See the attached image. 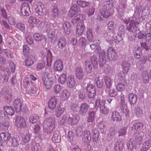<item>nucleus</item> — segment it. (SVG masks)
<instances>
[{
  "label": "nucleus",
  "instance_id": "nucleus-54",
  "mask_svg": "<svg viewBox=\"0 0 151 151\" xmlns=\"http://www.w3.org/2000/svg\"><path fill=\"white\" fill-rule=\"evenodd\" d=\"M66 75L65 74H62L58 78V82L61 84H64L66 81Z\"/></svg>",
  "mask_w": 151,
  "mask_h": 151
},
{
  "label": "nucleus",
  "instance_id": "nucleus-11",
  "mask_svg": "<svg viewBox=\"0 0 151 151\" xmlns=\"http://www.w3.org/2000/svg\"><path fill=\"white\" fill-rule=\"evenodd\" d=\"M151 147V139H148L144 141L140 147L141 151H147Z\"/></svg>",
  "mask_w": 151,
  "mask_h": 151
},
{
  "label": "nucleus",
  "instance_id": "nucleus-21",
  "mask_svg": "<svg viewBox=\"0 0 151 151\" xmlns=\"http://www.w3.org/2000/svg\"><path fill=\"white\" fill-rule=\"evenodd\" d=\"M1 139L6 143L11 142V135L8 132L2 133L0 134Z\"/></svg>",
  "mask_w": 151,
  "mask_h": 151
},
{
  "label": "nucleus",
  "instance_id": "nucleus-13",
  "mask_svg": "<svg viewBox=\"0 0 151 151\" xmlns=\"http://www.w3.org/2000/svg\"><path fill=\"white\" fill-rule=\"evenodd\" d=\"M76 81L74 76L73 75H69L68 76L66 81V84L69 88H72L75 85Z\"/></svg>",
  "mask_w": 151,
  "mask_h": 151
},
{
  "label": "nucleus",
  "instance_id": "nucleus-58",
  "mask_svg": "<svg viewBox=\"0 0 151 151\" xmlns=\"http://www.w3.org/2000/svg\"><path fill=\"white\" fill-rule=\"evenodd\" d=\"M134 112L137 116H140L143 114V110L140 107H137L135 109Z\"/></svg>",
  "mask_w": 151,
  "mask_h": 151
},
{
  "label": "nucleus",
  "instance_id": "nucleus-61",
  "mask_svg": "<svg viewBox=\"0 0 151 151\" xmlns=\"http://www.w3.org/2000/svg\"><path fill=\"white\" fill-rule=\"evenodd\" d=\"M16 27L22 32H23L25 29L24 24L21 23H18L16 25Z\"/></svg>",
  "mask_w": 151,
  "mask_h": 151
},
{
  "label": "nucleus",
  "instance_id": "nucleus-44",
  "mask_svg": "<svg viewBox=\"0 0 151 151\" xmlns=\"http://www.w3.org/2000/svg\"><path fill=\"white\" fill-rule=\"evenodd\" d=\"M77 4L81 8H86L88 6L90 5V3L84 0H79L76 2Z\"/></svg>",
  "mask_w": 151,
  "mask_h": 151
},
{
  "label": "nucleus",
  "instance_id": "nucleus-33",
  "mask_svg": "<svg viewBox=\"0 0 151 151\" xmlns=\"http://www.w3.org/2000/svg\"><path fill=\"white\" fill-rule=\"evenodd\" d=\"M86 89L87 91L86 93L88 94H95L96 91L94 85L89 84L87 86Z\"/></svg>",
  "mask_w": 151,
  "mask_h": 151
},
{
  "label": "nucleus",
  "instance_id": "nucleus-6",
  "mask_svg": "<svg viewBox=\"0 0 151 151\" xmlns=\"http://www.w3.org/2000/svg\"><path fill=\"white\" fill-rule=\"evenodd\" d=\"M134 33L136 36H137V38L139 39L145 38V40H150L151 39V33H146L141 32L138 28H136L134 31Z\"/></svg>",
  "mask_w": 151,
  "mask_h": 151
},
{
  "label": "nucleus",
  "instance_id": "nucleus-10",
  "mask_svg": "<svg viewBox=\"0 0 151 151\" xmlns=\"http://www.w3.org/2000/svg\"><path fill=\"white\" fill-rule=\"evenodd\" d=\"M14 106L17 113L19 112L22 110L23 102L19 99H16L14 102Z\"/></svg>",
  "mask_w": 151,
  "mask_h": 151
},
{
  "label": "nucleus",
  "instance_id": "nucleus-17",
  "mask_svg": "<svg viewBox=\"0 0 151 151\" xmlns=\"http://www.w3.org/2000/svg\"><path fill=\"white\" fill-rule=\"evenodd\" d=\"M35 56L30 55L27 57L24 60L25 66L28 67L32 66L35 63Z\"/></svg>",
  "mask_w": 151,
  "mask_h": 151
},
{
  "label": "nucleus",
  "instance_id": "nucleus-23",
  "mask_svg": "<svg viewBox=\"0 0 151 151\" xmlns=\"http://www.w3.org/2000/svg\"><path fill=\"white\" fill-rule=\"evenodd\" d=\"M63 68V64L61 61L58 60L55 61L54 65V70L55 71H61Z\"/></svg>",
  "mask_w": 151,
  "mask_h": 151
},
{
  "label": "nucleus",
  "instance_id": "nucleus-26",
  "mask_svg": "<svg viewBox=\"0 0 151 151\" xmlns=\"http://www.w3.org/2000/svg\"><path fill=\"white\" fill-rule=\"evenodd\" d=\"M75 74L76 78L79 80H81L83 78L84 73L81 67H78L76 68Z\"/></svg>",
  "mask_w": 151,
  "mask_h": 151
},
{
  "label": "nucleus",
  "instance_id": "nucleus-19",
  "mask_svg": "<svg viewBox=\"0 0 151 151\" xmlns=\"http://www.w3.org/2000/svg\"><path fill=\"white\" fill-rule=\"evenodd\" d=\"M57 99L54 96L51 97L48 103V107L49 109L54 110L57 104Z\"/></svg>",
  "mask_w": 151,
  "mask_h": 151
},
{
  "label": "nucleus",
  "instance_id": "nucleus-30",
  "mask_svg": "<svg viewBox=\"0 0 151 151\" xmlns=\"http://www.w3.org/2000/svg\"><path fill=\"white\" fill-rule=\"evenodd\" d=\"M45 61L44 60H40L35 65V70L40 71L43 69L45 66Z\"/></svg>",
  "mask_w": 151,
  "mask_h": 151
},
{
  "label": "nucleus",
  "instance_id": "nucleus-16",
  "mask_svg": "<svg viewBox=\"0 0 151 151\" xmlns=\"http://www.w3.org/2000/svg\"><path fill=\"white\" fill-rule=\"evenodd\" d=\"M42 80L45 86L47 89H48L51 88L53 83L52 80L44 77L42 78Z\"/></svg>",
  "mask_w": 151,
  "mask_h": 151
},
{
  "label": "nucleus",
  "instance_id": "nucleus-52",
  "mask_svg": "<svg viewBox=\"0 0 151 151\" xmlns=\"http://www.w3.org/2000/svg\"><path fill=\"white\" fill-rule=\"evenodd\" d=\"M91 60L94 68L98 67L97 57L95 56H93L91 58Z\"/></svg>",
  "mask_w": 151,
  "mask_h": 151
},
{
  "label": "nucleus",
  "instance_id": "nucleus-46",
  "mask_svg": "<svg viewBox=\"0 0 151 151\" xmlns=\"http://www.w3.org/2000/svg\"><path fill=\"white\" fill-rule=\"evenodd\" d=\"M142 76L144 83H147L149 82V78L148 72L146 70L143 71L142 73Z\"/></svg>",
  "mask_w": 151,
  "mask_h": 151
},
{
  "label": "nucleus",
  "instance_id": "nucleus-9",
  "mask_svg": "<svg viewBox=\"0 0 151 151\" xmlns=\"http://www.w3.org/2000/svg\"><path fill=\"white\" fill-rule=\"evenodd\" d=\"M15 123L16 126L20 128H25L27 126L24 119L23 118L19 116L16 117Z\"/></svg>",
  "mask_w": 151,
  "mask_h": 151
},
{
  "label": "nucleus",
  "instance_id": "nucleus-42",
  "mask_svg": "<svg viewBox=\"0 0 151 151\" xmlns=\"http://www.w3.org/2000/svg\"><path fill=\"white\" fill-rule=\"evenodd\" d=\"M99 134V131L97 129H95L93 130L91 137L93 142H97L98 141Z\"/></svg>",
  "mask_w": 151,
  "mask_h": 151
},
{
  "label": "nucleus",
  "instance_id": "nucleus-56",
  "mask_svg": "<svg viewBox=\"0 0 151 151\" xmlns=\"http://www.w3.org/2000/svg\"><path fill=\"white\" fill-rule=\"evenodd\" d=\"M127 129V128L125 127H123L122 128L120 129L118 132V137L124 136L126 134Z\"/></svg>",
  "mask_w": 151,
  "mask_h": 151
},
{
  "label": "nucleus",
  "instance_id": "nucleus-3",
  "mask_svg": "<svg viewBox=\"0 0 151 151\" xmlns=\"http://www.w3.org/2000/svg\"><path fill=\"white\" fill-rule=\"evenodd\" d=\"M105 101H102L101 102L100 99H97L95 102V107L96 109L99 108L100 112L105 115L107 114L109 111V109L106 108L105 105Z\"/></svg>",
  "mask_w": 151,
  "mask_h": 151
},
{
  "label": "nucleus",
  "instance_id": "nucleus-24",
  "mask_svg": "<svg viewBox=\"0 0 151 151\" xmlns=\"http://www.w3.org/2000/svg\"><path fill=\"white\" fill-rule=\"evenodd\" d=\"M33 37L36 41L39 42L43 41V42L45 44L47 42V38L42 34L35 33L34 34Z\"/></svg>",
  "mask_w": 151,
  "mask_h": 151
},
{
  "label": "nucleus",
  "instance_id": "nucleus-29",
  "mask_svg": "<svg viewBox=\"0 0 151 151\" xmlns=\"http://www.w3.org/2000/svg\"><path fill=\"white\" fill-rule=\"evenodd\" d=\"M52 69L51 67L46 68L45 70L43 72L42 78L43 77L49 78L52 76Z\"/></svg>",
  "mask_w": 151,
  "mask_h": 151
},
{
  "label": "nucleus",
  "instance_id": "nucleus-39",
  "mask_svg": "<svg viewBox=\"0 0 151 151\" xmlns=\"http://www.w3.org/2000/svg\"><path fill=\"white\" fill-rule=\"evenodd\" d=\"M20 138L19 137H12L11 142L12 145L14 147H17L19 145Z\"/></svg>",
  "mask_w": 151,
  "mask_h": 151
},
{
  "label": "nucleus",
  "instance_id": "nucleus-36",
  "mask_svg": "<svg viewBox=\"0 0 151 151\" xmlns=\"http://www.w3.org/2000/svg\"><path fill=\"white\" fill-rule=\"evenodd\" d=\"M150 40H147L145 42L140 43L141 46L146 50H151V41L150 43Z\"/></svg>",
  "mask_w": 151,
  "mask_h": 151
},
{
  "label": "nucleus",
  "instance_id": "nucleus-41",
  "mask_svg": "<svg viewBox=\"0 0 151 151\" xmlns=\"http://www.w3.org/2000/svg\"><path fill=\"white\" fill-rule=\"evenodd\" d=\"M143 127V123L140 122H137L134 124L132 127L133 129L136 131H139L142 129Z\"/></svg>",
  "mask_w": 151,
  "mask_h": 151
},
{
  "label": "nucleus",
  "instance_id": "nucleus-2",
  "mask_svg": "<svg viewBox=\"0 0 151 151\" xmlns=\"http://www.w3.org/2000/svg\"><path fill=\"white\" fill-rule=\"evenodd\" d=\"M55 124L54 118L49 117L46 119L43 123L44 132L47 134H50L54 130Z\"/></svg>",
  "mask_w": 151,
  "mask_h": 151
},
{
  "label": "nucleus",
  "instance_id": "nucleus-18",
  "mask_svg": "<svg viewBox=\"0 0 151 151\" xmlns=\"http://www.w3.org/2000/svg\"><path fill=\"white\" fill-rule=\"evenodd\" d=\"M85 29V26L83 23H78L76 26V34L78 36L82 35Z\"/></svg>",
  "mask_w": 151,
  "mask_h": 151
},
{
  "label": "nucleus",
  "instance_id": "nucleus-43",
  "mask_svg": "<svg viewBox=\"0 0 151 151\" xmlns=\"http://www.w3.org/2000/svg\"><path fill=\"white\" fill-rule=\"evenodd\" d=\"M142 55V50L140 47H137L135 48V50L134 51V55L135 58L139 59Z\"/></svg>",
  "mask_w": 151,
  "mask_h": 151
},
{
  "label": "nucleus",
  "instance_id": "nucleus-40",
  "mask_svg": "<svg viewBox=\"0 0 151 151\" xmlns=\"http://www.w3.org/2000/svg\"><path fill=\"white\" fill-rule=\"evenodd\" d=\"M60 13V11L58 9V7L56 6H54L52 11V17L55 19L56 18L59 16Z\"/></svg>",
  "mask_w": 151,
  "mask_h": 151
},
{
  "label": "nucleus",
  "instance_id": "nucleus-50",
  "mask_svg": "<svg viewBox=\"0 0 151 151\" xmlns=\"http://www.w3.org/2000/svg\"><path fill=\"white\" fill-rule=\"evenodd\" d=\"M104 81L107 88H109L112 86L111 81L110 78L108 76H105Z\"/></svg>",
  "mask_w": 151,
  "mask_h": 151
},
{
  "label": "nucleus",
  "instance_id": "nucleus-51",
  "mask_svg": "<svg viewBox=\"0 0 151 151\" xmlns=\"http://www.w3.org/2000/svg\"><path fill=\"white\" fill-rule=\"evenodd\" d=\"M9 126V124L8 122H3L0 123V128L4 130H7Z\"/></svg>",
  "mask_w": 151,
  "mask_h": 151
},
{
  "label": "nucleus",
  "instance_id": "nucleus-37",
  "mask_svg": "<svg viewBox=\"0 0 151 151\" xmlns=\"http://www.w3.org/2000/svg\"><path fill=\"white\" fill-rule=\"evenodd\" d=\"M3 109L7 114L11 116L14 115L15 113L14 108L11 106H5Z\"/></svg>",
  "mask_w": 151,
  "mask_h": 151
},
{
  "label": "nucleus",
  "instance_id": "nucleus-32",
  "mask_svg": "<svg viewBox=\"0 0 151 151\" xmlns=\"http://www.w3.org/2000/svg\"><path fill=\"white\" fill-rule=\"evenodd\" d=\"M120 108L121 111L123 113V115L126 118L129 117V111L127 109V107L125 104H120Z\"/></svg>",
  "mask_w": 151,
  "mask_h": 151
},
{
  "label": "nucleus",
  "instance_id": "nucleus-15",
  "mask_svg": "<svg viewBox=\"0 0 151 151\" xmlns=\"http://www.w3.org/2000/svg\"><path fill=\"white\" fill-rule=\"evenodd\" d=\"M67 43L65 39L63 37L59 38L57 42L58 47L61 50L64 49L66 47Z\"/></svg>",
  "mask_w": 151,
  "mask_h": 151
},
{
  "label": "nucleus",
  "instance_id": "nucleus-48",
  "mask_svg": "<svg viewBox=\"0 0 151 151\" xmlns=\"http://www.w3.org/2000/svg\"><path fill=\"white\" fill-rule=\"evenodd\" d=\"M95 115L94 112L92 110H90V112L88 117V122H92L94 120Z\"/></svg>",
  "mask_w": 151,
  "mask_h": 151
},
{
  "label": "nucleus",
  "instance_id": "nucleus-49",
  "mask_svg": "<svg viewBox=\"0 0 151 151\" xmlns=\"http://www.w3.org/2000/svg\"><path fill=\"white\" fill-rule=\"evenodd\" d=\"M87 38L88 41L91 42L93 40V35L92 29L89 28L86 31Z\"/></svg>",
  "mask_w": 151,
  "mask_h": 151
},
{
  "label": "nucleus",
  "instance_id": "nucleus-4",
  "mask_svg": "<svg viewBox=\"0 0 151 151\" xmlns=\"http://www.w3.org/2000/svg\"><path fill=\"white\" fill-rule=\"evenodd\" d=\"M20 13L23 16H28L30 12V7L29 4L25 2H23L20 7Z\"/></svg>",
  "mask_w": 151,
  "mask_h": 151
},
{
  "label": "nucleus",
  "instance_id": "nucleus-7",
  "mask_svg": "<svg viewBox=\"0 0 151 151\" xmlns=\"http://www.w3.org/2000/svg\"><path fill=\"white\" fill-rule=\"evenodd\" d=\"M108 59L111 60H114L117 59V53L115 49L112 47H109L107 51Z\"/></svg>",
  "mask_w": 151,
  "mask_h": 151
},
{
  "label": "nucleus",
  "instance_id": "nucleus-22",
  "mask_svg": "<svg viewBox=\"0 0 151 151\" xmlns=\"http://www.w3.org/2000/svg\"><path fill=\"white\" fill-rule=\"evenodd\" d=\"M86 19V16L82 14L78 15L75 17L72 20V22L73 24H75L78 22L83 23V21Z\"/></svg>",
  "mask_w": 151,
  "mask_h": 151
},
{
  "label": "nucleus",
  "instance_id": "nucleus-8",
  "mask_svg": "<svg viewBox=\"0 0 151 151\" xmlns=\"http://www.w3.org/2000/svg\"><path fill=\"white\" fill-rule=\"evenodd\" d=\"M93 78L97 87L100 88H101L104 84L103 78L101 77L97 73H94Z\"/></svg>",
  "mask_w": 151,
  "mask_h": 151
},
{
  "label": "nucleus",
  "instance_id": "nucleus-1",
  "mask_svg": "<svg viewBox=\"0 0 151 151\" xmlns=\"http://www.w3.org/2000/svg\"><path fill=\"white\" fill-rule=\"evenodd\" d=\"M113 4L110 1L105 2L104 5L100 10L101 15L105 18H108L113 14Z\"/></svg>",
  "mask_w": 151,
  "mask_h": 151
},
{
  "label": "nucleus",
  "instance_id": "nucleus-35",
  "mask_svg": "<svg viewBox=\"0 0 151 151\" xmlns=\"http://www.w3.org/2000/svg\"><path fill=\"white\" fill-rule=\"evenodd\" d=\"M111 117L114 121L120 122L122 119L121 116L117 111H114L112 112Z\"/></svg>",
  "mask_w": 151,
  "mask_h": 151
},
{
  "label": "nucleus",
  "instance_id": "nucleus-45",
  "mask_svg": "<svg viewBox=\"0 0 151 151\" xmlns=\"http://www.w3.org/2000/svg\"><path fill=\"white\" fill-rule=\"evenodd\" d=\"M130 67V64L127 61H123L122 63V68L123 72L126 73L128 71Z\"/></svg>",
  "mask_w": 151,
  "mask_h": 151
},
{
  "label": "nucleus",
  "instance_id": "nucleus-31",
  "mask_svg": "<svg viewBox=\"0 0 151 151\" xmlns=\"http://www.w3.org/2000/svg\"><path fill=\"white\" fill-rule=\"evenodd\" d=\"M85 71L87 74H90L92 71V68L90 61L88 60H85L84 63Z\"/></svg>",
  "mask_w": 151,
  "mask_h": 151
},
{
  "label": "nucleus",
  "instance_id": "nucleus-59",
  "mask_svg": "<svg viewBox=\"0 0 151 151\" xmlns=\"http://www.w3.org/2000/svg\"><path fill=\"white\" fill-rule=\"evenodd\" d=\"M0 23L3 29L4 28L6 29H10V26L5 20H3L1 21Z\"/></svg>",
  "mask_w": 151,
  "mask_h": 151
},
{
  "label": "nucleus",
  "instance_id": "nucleus-47",
  "mask_svg": "<svg viewBox=\"0 0 151 151\" xmlns=\"http://www.w3.org/2000/svg\"><path fill=\"white\" fill-rule=\"evenodd\" d=\"M128 98L131 105H132L136 103L137 100V95H129Z\"/></svg>",
  "mask_w": 151,
  "mask_h": 151
},
{
  "label": "nucleus",
  "instance_id": "nucleus-62",
  "mask_svg": "<svg viewBox=\"0 0 151 151\" xmlns=\"http://www.w3.org/2000/svg\"><path fill=\"white\" fill-rule=\"evenodd\" d=\"M4 52L7 57L10 58H12L13 57L12 53L8 49H4Z\"/></svg>",
  "mask_w": 151,
  "mask_h": 151
},
{
  "label": "nucleus",
  "instance_id": "nucleus-63",
  "mask_svg": "<svg viewBox=\"0 0 151 151\" xmlns=\"http://www.w3.org/2000/svg\"><path fill=\"white\" fill-rule=\"evenodd\" d=\"M124 86L121 83L117 84L116 86V89L119 91H122L124 90Z\"/></svg>",
  "mask_w": 151,
  "mask_h": 151
},
{
  "label": "nucleus",
  "instance_id": "nucleus-25",
  "mask_svg": "<svg viewBox=\"0 0 151 151\" xmlns=\"http://www.w3.org/2000/svg\"><path fill=\"white\" fill-rule=\"evenodd\" d=\"M78 118L77 116L73 115L72 116H70L68 119V124L73 125L77 124L78 122Z\"/></svg>",
  "mask_w": 151,
  "mask_h": 151
},
{
  "label": "nucleus",
  "instance_id": "nucleus-38",
  "mask_svg": "<svg viewBox=\"0 0 151 151\" xmlns=\"http://www.w3.org/2000/svg\"><path fill=\"white\" fill-rule=\"evenodd\" d=\"M135 138L134 139L135 143L137 145H140L142 142V137L140 133L138 132L135 134Z\"/></svg>",
  "mask_w": 151,
  "mask_h": 151
},
{
  "label": "nucleus",
  "instance_id": "nucleus-34",
  "mask_svg": "<svg viewBox=\"0 0 151 151\" xmlns=\"http://www.w3.org/2000/svg\"><path fill=\"white\" fill-rule=\"evenodd\" d=\"M63 29L65 33L69 34L70 31L71 25L70 23L68 22H65L63 25Z\"/></svg>",
  "mask_w": 151,
  "mask_h": 151
},
{
  "label": "nucleus",
  "instance_id": "nucleus-14",
  "mask_svg": "<svg viewBox=\"0 0 151 151\" xmlns=\"http://www.w3.org/2000/svg\"><path fill=\"white\" fill-rule=\"evenodd\" d=\"M80 11V9L76 5H72L68 13V16L70 17H72Z\"/></svg>",
  "mask_w": 151,
  "mask_h": 151
},
{
  "label": "nucleus",
  "instance_id": "nucleus-64",
  "mask_svg": "<svg viewBox=\"0 0 151 151\" xmlns=\"http://www.w3.org/2000/svg\"><path fill=\"white\" fill-rule=\"evenodd\" d=\"M31 150L32 151H41V147L38 144L32 145Z\"/></svg>",
  "mask_w": 151,
  "mask_h": 151
},
{
  "label": "nucleus",
  "instance_id": "nucleus-12",
  "mask_svg": "<svg viewBox=\"0 0 151 151\" xmlns=\"http://www.w3.org/2000/svg\"><path fill=\"white\" fill-rule=\"evenodd\" d=\"M45 10L44 5L41 2L38 3L36 5L35 12L38 15L42 16L44 14Z\"/></svg>",
  "mask_w": 151,
  "mask_h": 151
},
{
  "label": "nucleus",
  "instance_id": "nucleus-27",
  "mask_svg": "<svg viewBox=\"0 0 151 151\" xmlns=\"http://www.w3.org/2000/svg\"><path fill=\"white\" fill-rule=\"evenodd\" d=\"M52 140L55 143H58L60 142L61 136L59 135V132L58 131L55 130L54 132Z\"/></svg>",
  "mask_w": 151,
  "mask_h": 151
},
{
  "label": "nucleus",
  "instance_id": "nucleus-53",
  "mask_svg": "<svg viewBox=\"0 0 151 151\" xmlns=\"http://www.w3.org/2000/svg\"><path fill=\"white\" fill-rule=\"evenodd\" d=\"M65 110L64 108H61L59 107L55 113V116L59 118L60 116L64 112Z\"/></svg>",
  "mask_w": 151,
  "mask_h": 151
},
{
  "label": "nucleus",
  "instance_id": "nucleus-55",
  "mask_svg": "<svg viewBox=\"0 0 151 151\" xmlns=\"http://www.w3.org/2000/svg\"><path fill=\"white\" fill-rule=\"evenodd\" d=\"M38 117L36 114L32 115L29 118V122L32 124L35 123L38 120Z\"/></svg>",
  "mask_w": 151,
  "mask_h": 151
},
{
  "label": "nucleus",
  "instance_id": "nucleus-5",
  "mask_svg": "<svg viewBox=\"0 0 151 151\" xmlns=\"http://www.w3.org/2000/svg\"><path fill=\"white\" fill-rule=\"evenodd\" d=\"M40 56L42 60L46 59L47 63L51 61L52 58V55L51 52L48 49H44L41 50Z\"/></svg>",
  "mask_w": 151,
  "mask_h": 151
},
{
  "label": "nucleus",
  "instance_id": "nucleus-20",
  "mask_svg": "<svg viewBox=\"0 0 151 151\" xmlns=\"http://www.w3.org/2000/svg\"><path fill=\"white\" fill-rule=\"evenodd\" d=\"M127 149L131 151H133L134 150H135L137 147V145L134 141L133 139H130L127 142Z\"/></svg>",
  "mask_w": 151,
  "mask_h": 151
},
{
  "label": "nucleus",
  "instance_id": "nucleus-57",
  "mask_svg": "<svg viewBox=\"0 0 151 151\" xmlns=\"http://www.w3.org/2000/svg\"><path fill=\"white\" fill-rule=\"evenodd\" d=\"M127 6V4L126 1H121L119 2V7L122 10H124Z\"/></svg>",
  "mask_w": 151,
  "mask_h": 151
},
{
  "label": "nucleus",
  "instance_id": "nucleus-60",
  "mask_svg": "<svg viewBox=\"0 0 151 151\" xmlns=\"http://www.w3.org/2000/svg\"><path fill=\"white\" fill-rule=\"evenodd\" d=\"M83 136L85 139L89 141L91 139L90 134L89 132L87 130L84 131Z\"/></svg>",
  "mask_w": 151,
  "mask_h": 151
},
{
  "label": "nucleus",
  "instance_id": "nucleus-28",
  "mask_svg": "<svg viewBox=\"0 0 151 151\" xmlns=\"http://www.w3.org/2000/svg\"><path fill=\"white\" fill-rule=\"evenodd\" d=\"M89 108V105L87 104L86 103H82L80 106V113L83 115L86 114Z\"/></svg>",
  "mask_w": 151,
  "mask_h": 151
}]
</instances>
